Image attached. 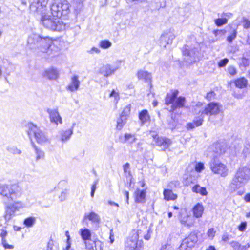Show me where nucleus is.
<instances>
[{"label": "nucleus", "instance_id": "obj_61", "mask_svg": "<svg viewBox=\"0 0 250 250\" xmlns=\"http://www.w3.org/2000/svg\"><path fill=\"white\" fill-rule=\"evenodd\" d=\"M129 166H130V165H129V164L128 163H125L123 166V169H124V172L125 173H129L130 172V171L129 170Z\"/></svg>", "mask_w": 250, "mask_h": 250}, {"label": "nucleus", "instance_id": "obj_20", "mask_svg": "<svg viewBox=\"0 0 250 250\" xmlns=\"http://www.w3.org/2000/svg\"><path fill=\"white\" fill-rule=\"evenodd\" d=\"M156 143L157 146L161 147L162 150H164L170 146L171 141L167 138L158 137L156 139Z\"/></svg>", "mask_w": 250, "mask_h": 250}, {"label": "nucleus", "instance_id": "obj_32", "mask_svg": "<svg viewBox=\"0 0 250 250\" xmlns=\"http://www.w3.org/2000/svg\"><path fill=\"white\" fill-rule=\"evenodd\" d=\"M73 130H72V129L61 130L60 132L61 141L63 142L69 140L73 134Z\"/></svg>", "mask_w": 250, "mask_h": 250}, {"label": "nucleus", "instance_id": "obj_46", "mask_svg": "<svg viewBox=\"0 0 250 250\" xmlns=\"http://www.w3.org/2000/svg\"><path fill=\"white\" fill-rule=\"evenodd\" d=\"M205 168L204 165L203 163H196L195 166V169L197 172H201Z\"/></svg>", "mask_w": 250, "mask_h": 250}, {"label": "nucleus", "instance_id": "obj_5", "mask_svg": "<svg viewBox=\"0 0 250 250\" xmlns=\"http://www.w3.org/2000/svg\"><path fill=\"white\" fill-rule=\"evenodd\" d=\"M202 104L198 102L194 108V112L201 113V115H216L218 114L222 107L218 103L211 102L208 104L206 107L201 108Z\"/></svg>", "mask_w": 250, "mask_h": 250}, {"label": "nucleus", "instance_id": "obj_50", "mask_svg": "<svg viewBox=\"0 0 250 250\" xmlns=\"http://www.w3.org/2000/svg\"><path fill=\"white\" fill-rule=\"evenodd\" d=\"M242 22L243 27L245 29L250 28V21L245 17H243Z\"/></svg>", "mask_w": 250, "mask_h": 250}, {"label": "nucleus", "instance_id": "obj_62", "mask_svg": "<svg viewBox=\"0 0 250 250\" xmlns=\"http://www.w3.org/2000/svg\"><path fill=\"white\" fill-rule=\"evenodd\" d=\"M69 237H68V239L66 242V246L65 248H63V250H74L73 249L71 248V244L69 241Z\"/></svg>", "mask_w": 250, "mask_h": 250}, {"label": "nucleus", "instance_id": "obj_53", "mask_svg": "<svg viewBox=\"0 0 250 250\" xmlns=\"http://www.w3.org/2000/svg\"><path fill=\"white\" fill-rule=\"evenodd\" d=\"M98 180L95 181L93 182V183L91 186V193H90V195H91V197H93V196L94 195L95 190L97 188V185L98 184Z\"/></svg>", "mask_w": 250, "mask_h": 250}, {"label": "nucleus", "instance_id": "obj_27", "mask_svg": "<svg viewBox=\"0 0 250 250\" xmlns=\"http://www.w3.org/2000/svg\"><path fill=\"white\" fill-rule=\"evenodd\" d=\"M58 75V70L53 68L46 70L43 73V76L50 80L56 79Z\"/></svg>", "mask_w": 250, "mask_h": 250}, {"label": "nucleus", "instance_id": "obj_42", "mask_svg": "<svg viewBox=\"0 0 250 250\" xmlns=\"http://www.w3.org/2000/svg\"><path fill=\"white\" fill-rule=\"evenodd\" d=\"M7 150L10 153L13 154H20L21 153V151L18 149L14 146H8L6 148Z\"/></svg>", "mask_w": 250, "mask_h": 250}, {"label": "nucleus", "instance_id": "obj_16", "mask_svg": "<svg viewBox=\"0 0 250 250\" xmlns=\"http://www.w3.org/2000/svg\"><path fill=\"white\" fill-rule=\"evenodd\" d=\"M12 70V64L7 60H2V64H0V78L2 74L9 75Z\"/></svg>", "mask_w": 250, "mask_h": 250}, {"label": "nucleus", "instance_id": "obj_56", "mask_svg": "<svg viewBox=\"0 0 250 250\" xmlns=\"http://www.w3.org/2000/svg\"><path fill=\"white\" fill-rule=\"evenodd\" d=\"M230 245L234 250H239L240 245L239 242L233 241L230 243Z\"/></svg>", "mask_w": 250, "mask_h": 250}, {"label": "nucleus", "instance_id": "obj_6", "mask_svg": "<svg viewBox=\"0 0 250 250\" xmlns=\"http://www.w3.org/2000/svg\"><path fill=\"white\" fill-rule=\"evenodd\" d=\"M27 131L29 138L34 135L37 142L41 144H43L50 142V140L45 133L39 129L37 126L32 124H28Z\"/></svg>", "mask_w": 250, "mask_h": 250}, {"label": "nucleus", "instance_id": "obj_64", "mask_svg": "<svg viewBox=\"0 0 250 250\" xmlns=\"http://www.w3.org/2000/svg\"><path fill=\"white\" fill-rule=\"evenodd\" d=\"M250 247V245L249 243L244 246L240 245L239 250H247Z\"/></svg>", "mask_w": 250, "mask_h": 250}, {"label": "nucleus", "instance_id": "obj_12", "mask_svg": "<svg viewBox=\"0 0 250 250\" xmlns=\"http://www.w3.org/2000/svg\"><path fill=\"white\" fill-rule=\"evenodd\" d=\"M46 112L49 115L50 122L51 123L54 124L56 125H58L59 124H62V118L59 113L58 109L57 108L53 109L47 108L46 109Z\"/></svg>", "mask_w": 250, "mask_h": 250}, {"label": "nucleus", "instance_id": "obj_1", "mask_svg": "<svg viewBox=\"0 0 250 250\" xmlns=\"http://www.w3.org/2000/svg\"><path fill=\"white\" fill-rule=\"evenodd\" d=\"M26 46L30 50L45 53L50 58L58 56L60 51V48L54 44L50 38L43 37L35 33L28 36Z\"/></svg>", "mask_w": 250, "mask_h": 250}, {"label": "nucleus", "instance_id": "obj_25", "mask_svg": "<svg viewBox=\"0 0 250 250\" xmlns=\"http://www.w3.org/2000/svg\"><path fill=\"white\" fill-rule=\"evenodd\" d=\"M204 115H200L199 116L195 118L192 123H188L187 125L188 129H193L195 127L200 126L204 120Z\"/></svg>", "mask_w": 250, "mask_h": 250}, {"label": "nucleus", "instance_id": "obj_19", "mask_svg": "<svg viewBox=\"0 0 250 250\" xmlns=\"http://www.w3.org/2000/svg\"><path fill=\"white\" fill-rule=\"evenodd\" d=\"M80 85V81L79 80V77L77 75H74L71 78V81L66 87L67 90L70 92L77 91Z\"/></svg>", "mask_w": 250, "mask_h": 250}, {"label": "nucleus", "instance_id": "obj_23", "mask_svg": "<svg viewBox=\"0 0 250 250\" xmlns=\"http://www.w3.org/2000/svg\"><path fill=\"white\" fill-rule=\"evenodd\" d=\"M100 73L104 76L108 77L115 73V70L113 69L112 66L107 64L100 68Z\"/></svg>", "mask_w": 250, "mask_h": 250}, {"label": "nucleus", "instance_id": "obj_43", "mask_svg": "<svg viewBox=\"0 0 250 250\" xmlns=\"http://www.w3.org/2000/svg\"><path fill=\"white\" fill-rule=\"evenodd\" d=\"M110 97L114 98L113 102L117 104L120 100V96L118 92H117L115 90H113L109 95Z\"/></svg>", "mask_w": 250, "mask_h": 250}, {"label": "nucleus", "instance_id": "obj_48", "mask_svg": "<svg viewBox=\"0 0 250 250\" xmlns=\"http://www.w3.org/2000/svg\"><path fill=\"white\" fill-rule=\"evenodd\" d=\"M95 242V241H91V240L90 241H85L84 244L85 245V248L88 250H93Z\"/></svg>", "mask_w": 250, "mask_h": 250}, {"label": "nucleus", "instance_id": "obj_38", "mask_svg": "<svg viewBox=\"0 0 250 250\" xmlns=\"http://www.w3.org/2000/svg\"><path fill=\"white\" fill-rule=\"evenodd\" d=\"M127 118L122 116H120L117 120L116 128L121 130L126 123Z\"/></svg>", "mask_w": 250, "mask_h": 250}, {"label": "nucleus", "instance_id": "obj_59", "mask_svg": "<svg viewBox=\"0 0 250 250\" xmlns=\"http://www.w3.org/2000/svg\"><path fill=\"white\" fill-rule=\"evenodd\" d=\"M213 33L215 37H216V40H218L219 39V38L218 37L219 35L222 36L224 34V31L222 30H214Z\"/></svg>", "mask_w": 250, "mask_h": 250}, {"label": "nucleus", "instance_id": "obj_36", "mask_svg": "<svg viewBox=\"0 0 250 250\" xmlns=\"http://www.w3.org/2000/svg\"><path fill=\"white\" fill-rule=\"evenodd\" d=\"M33 147L36 154V161H38L40 159H43L44 157V152L38 148L34 144H33Z\"/></svg>", "mask_w": 250, "mask_h": 250}, {"label": "nucleus", "instance_id": "obj_13", "mask_svg": "<svg viewBox=\"0 0 250 250\" xmlns=\"http://www.w3.org/2000/svg\"><path fill=\"white\" fill-rule=\"evenodd\" d=\"M48 0H37L30 5L31 11L37 13H41L45 9Z\"/></svg>", "mask_w": 250, "mask_h": 250}, {"label": "nucleus", "instance_id": "obj_60", "mask_svg": "<svg viewBox=\"0 0 250 250\" xmlns=\"http://www.w3.org/2000/svg\"><path fill=\"white\" fill-rule=\"evenodd\" d=\"M247 227V222H242L238 226V229L241 231H244Z\"/></svg>", "mask_w": 250, "mask_h": 250}, {"label": "nucleus", "instance_id": "obj_4", "mask_svg": "<svg viewBox=\"0 0 250 250\" xmlns=\"http://www.w3.org/2000/svg\"><path fill=\"white\" fill-rule=\"evenodd\" d=\"M41 22L45 27L54 31H61L65 28V25L60 20V18L54 17L52 15L42 16Z\"/></svg>", "mask_w": 250, "mask_h": 250}, {"label": "nucleus", "instance_id": "obj_41", "mask_svg": "<svg viewBox=\"0 0 250 250\" xmlns=\"http://www.w3.org/2000/svg\"><path fill=\"white\" fill-rule=\"evenodd\" d=\"M130 110L131 104H128L125 107L120 115L127 118L130 114Z\"/></svg>", "mask_w": 250, "mask_h": 250}, {"label": "nucleus", "instance_id": "obj_51", "mask_svg": "<svg viewBox=\"0 0 250 250\" xmlns=\"http://www.w3.org/2000/svg\"><path fill=\"white\" fill-rule=\"evenodd\" d=\"M123 62L124 61L122 60H118L114 62L113 68L115 70V72L121 67V63Z\"/></svg>", "mask_w": 250, "mask_h": 250}, {"label": "nucleus", "instance_id": "obj_58", "mask_svg": "<svg viewBox=\"0 0 250 250\" xmlns=\"http://www.w3.org/2000/svg\"><path fill=\"white\" fill-rule=\"evenodd\" d=\"M215 233L216 231L214 229L210 228L208 229L207 234L209 237L213 238L215 236Z\"/></svg>", "mask_w": 250, "mask_h": 250}, {"label": "nucleus", "instance_id": "obj_18", "mask_svg": "<svg viewBox=\"0 0 250 250\" xmlns=\"http://www.w3.org/2000/svg\"><path fill=\"white\" fill-rule=\"evenodd\" d=\"M197 49H194V50L189 51L185 48V50H183V55L187 58L184 59V61L188 63H192L196 61V56Z\"/></svg>", "mask_w": 250, "mask_h": 250}, {"label": "nucleus", "instance_id": "obj_57", "mask_svg": "<svg viewBox=\"0 0 250 250\" xmlns=\"http://www.w3.org/2000/svg\"><path fill=\"white\" fill-rule=\"evenodd\" d=\"M87 53L93 54L94 53L96 54H99L101 52V50L97 47H93L90 50H87Z\"/></svg>", "mask_w": 250, "mask_h": 250}, {"label": "nucleus", "instance_id": "obj_45", "mask_svg": "<svg viewBox=\"0 0 250 250\" xmlns=\"http://www.w3.org/2000/svg\"><path fill=\"white\" fill-rule=\"evenodd\" d=\"M46 250H58L57 245L54 244V242L52 240H50L47 244Z\"/></svg>", "mask_w": 250, "mask_h": 250}, {"label": "nucleus", "instance_id": "obj_9", "mask_svg": "<svg viewBox=\"0 0 250 250\" xmlns=\"http://www.w3.org/2000/svg\"><path fill=\"white\" fill-rule=\"evenodd\" d=\"M140 230L134 233L131 237L127 239L125 242V250H142L144 244L142 240L139 241Z\"/></svg>", "mask_w": 250, "mask_h": 250}, {"label": "nucleus", "instance_id": "obj_11", "mask_svg": "<svg viewBox=\"0 0 250 250\" xmlns=\"http://www.w3.org/2000/svg\"><path fill=\"white\" fill-rule=\"evenodd\" d=\"M198 241V238L194 233H191L188 237L185 238L178 250H190V249L195 245Z\"/></svg>", "mask_w": 250, "mask_h": 250}, {"label": "nucleus", "instance_id": "obj_40", "mask_svg": "<svg viewBox=\"0 0 250 250\" xmlns=\"http://www.w3.org/2000/svg\"><path fill=\"white\" fill-rule=\"evenodd\" d=\"M99 45L101 48L106 49L109 48L111 46L112 43L108 40H104L100 42Z\"/></svg>", "mask_w": 250, "mask_h": 250}, {"label": "nucleus", "instance_id": "obj_39", "mask_svg": "<svg viewBox=\"0 0 250 250\" xmlns=\"http://www.w3.org/2000/svg\"><path fill=\"white\" fill-rule=\"evenodd\" d=\"M35 217H29L24 219L23 224L27 227H31L35 224Z\"/></svg>", "mask_w": 250, "mask_h": 250}, {"label": "nucleus", "instance_id": "obj_3", "mask_svg": "<svg viewBox=\"0 0 250 250\" xmlns=\"http://www.w3.org/2000/svg\"><path fill=\"white\" fill-rule=\"evenodd\" d=\"M50 9L54 17L65 18L70 12V4L67 0H53Z\"/></svg>", "mask_w": 250, "mask_h": 250}, {"label": "nucleus", "instance_id": "obj_21", "mask_svg": "<svg viewBox=\"0 0 250 250\" xmlns=\"http://www.w3.org/2000/svg\"><path fill=\"white\" fill-rule=\"evenodd\" d=\"M146 192L145 190L137 189L134 192L135 202L144 203L146 202Z\"/></svg>", "mask_w": 250, "mask_h": 250}, {"label": "nucleus", "instance_id": "obj_37", "mask_svg": "<svg viewBox=\"0 0 250 250\" xmlns=\"http://www.w3.org/2000/svg\"><path fill=\"white\" fill-rule=\"evenodd\" d=\"M235 84L238 88H243L247 86L248 81L244 77L240 78L235 80Z\"/></svg>", "mask_w": 250, "mask_h": 250}, {"label": "nucleus", "instance_id": "obj_14", "mask_svg": "<svg viewBox=\"0 0 250 250\" xmlns=\"http://www.w3.org/2000/svg\"><path fill=\"white\" fill-rule=\"evenodd\" d=\"M87 220L91 221L93 224L98 225L100 222L101 218L98 214L95 212L91 211L85 213L83 217V222H86Z\"/></svg>", "mask_w": 250, "mask_h": 250}, {"label": "nucleus", "instance_id": "obj_24", "mask_svg": "<svg viewBox=\"0 0 250 250\" xmlns=\"http://www.w3.org/2000/svg\"><path fill=\"white\" fill-rule=\"evenodd\" d=\"M204 210V208L202 204L200 203H197L192 208L194 217L197 218H201L202 216Z\"/></svg>", "mask_w": 250, "mask_h": 250}, {"label": "nucleus", "instance_id": "obj_2", "mask_svg": "<svg viewBox=\"0 0 250 250\" xmlns=\"http://www.w3.org/2000/svg\"><path fill=\"white\" fill-rule=\"evenodd\" d=\"M250 180V167L247 166H242L237 169L229 186L233 190H235L245 186Z\"/></svg>", "mask_w": 250, "mask_h": 250}, {"label": "nucleus", "instance_id": "obj_8", "mask_svg": "<svg viewBox=\"0 0 250 250\" xmlns=\"http://www.w3.org/2000/svg\"><path fill=\"white\" fill-rule=\"evenodd\" d=\"M179 91L174 90L171 93L167 94L166 98V104L167 105L172 104L171 108L173 110L176 108H181L184 106L185 98L183 97H179L176 100Z\"/></svg>", "mask_w": 250, "mask_h": 250}, {"label": "nucleus", "instance_id": "obj_55", "mask_svg": "<svg viewBox=\"0 0 250 250\" xmlns=\"http://www.w3.org/2000/svg\"><path fill=\"white\" fill-rule=\"evenodd\" d=\"M68 191L67 190H64V191H62L61 193V195L59 197L60 200L61 201H64L66 199Z\"/></svg>", "mask_w": 250, "mask_h": 250}, {"label": "nucleus", "instance_id": "obj_54", "mask_svg": "<svg viewBox=\"0 0 250 250\" xmlns=\"http://www.w3.org/2000/svg\"><path fill=\"white\" fill-rule=\"evenodd\" d=\"M229 62V60L227 58H224L221 60L218 63L219 67H223L225 66Z\"/></svg>", "mask_w": 250, "mask_h": 250}, {"label": "nucleus", "instance_id": "obj_7", "mask_svg": "<svg viewBox=\"0 0 250 250\" xmlns=\"http://www.w3.org/2000/svg\"><path fill=\"white\" fill-rule=\"evenodd\" d=\"M0 194L6 198L8 202L15 201L19 195L16 186L6 184L0 185Z\"/></svg>", "mask_w": 250, "mask_h": 250}, {"label": "nucleus", "instance_id": "obj_17", "mask_svg": "<svg viewBox=\"0 0 250 250\" xmlns=\"http://www.w3.org/2000/svg\"><path fill=\"white\" fill-rule=\"evenodd\" d=\"M227 148V146L224 141L217 142L211 146L212 149L215 153L221 154L224 153Z\"/></svg>", "mask_w": 250, "mask_h": 250}, {"label": "nucleus", "instance_id": "obj_47", "mask_svg": "<svg viewBox=\"0 0 250 250\" xmlns=\"http://www.w3.org/2000/svg\"><path fill=\"white\" fill-rule=\"evenodd\" d=\"M227 71L231 76L236 75L237 72L236 68L232 65H230L228 67Z\"/></svg>", "mask_w": 250, "mask_h": 250}, {"label": "nucleus", "instance_id": "obj_49", "mask_svg": "<svg viewBox=\"0 0 250 250\" xmlns=\"http://www.w3.org/2000/svg\"><path fill=\"white\" fill-rule=\"evenodd\" d=\"M250 61V57L246 58V56H243L241 59V64L247 67L249 65Z\"/></svg>", "mask_w": 250, "mask_h": 250}, {"label": "nucleus", "instance_id": "obj_28", "mask_svg": "<svg viewBox=\"0 0 250 250\" xmlns=\"http://www.w3.org/2000/svg\"><path fill=\"white\" fill-rule=\"evenodd\" d=\"M138 117L141 125H144L150 119L148 112L146 109H144L140 111L139 113Z\"/></svg>", "mask_w": 250, "mask_h": 250}, {"label": "nucleus", "instance_id": "obj_22", "mask_svg": "<svg viewBox=\"0 0 250 250\" xmlns=\"http://www.w3.org/2000/svg\"><path fill=\"white\" fill-rule=\"evenodd\" d=\"M179 220L182 224L188 227L192 226L194 223L193 217L187 214H185L184 216L181 215L179 217Z\"/></svg>", "mask_w": 250, "mask_h": 250}, {"label": "nucleus", "instance_id": "obj_63", "mask_svg": "<svg viewBox=\"0 0 250 250\" xmlns=\"http://www.w3.org/2000/svg\"><path fill=\"white\" fill-rule=\"evenodd\" d=\"M215 95V94L214 92H209V93H207L206 98L209 101L211 100L212 99V97H214Z\"/></svg>", "mask_w": 250, "mask_h": 250}, {"label": "nucleus", "instance_id": "obj_33", "mask_svg": "<svg viewBox=\"0 0 250 250\" xmlns=\"http://www.w3.org/2000/svg\"><path fill=\"white\" fill-rule=\"evenodd\" d=\"M163 194L164 199L167 201L174 200L177 198V195L170 189H164Z\"/></svg>", "mask_w": 250, "mask_h": 250}, {"label": "nucleus", "instance_id": "obj_15", "mask_svg": "<svg viewBox=\"0 0 250 250\" xmlns=\"http://www.w3.org/2000/svg\"><path fill=\"white\" fill-rule=\"evenodd\" d=\"M175 36L172 31H167L164 32L160 37V42L161 45L166 47L167 44H171Z\"/></svg>", "mask_w": 250, "mask_h": 250}, {"label": "nucleus", "instance_id": "obj_26", "mask_svg": "<svg viewBox=\"0 0 250 250\" xmlns=\"http://www.w3.org/2000/svg\"><path fill=\"white\" fill-rule=\"evenodd\" d=\"M79 233L84 242L91 240L92 234L91 231L87 228H81Z\"/></svg>", "mask_w": 250, "mask_h": 250}, {"label": "nucleus", "instance_id": "obj_52", "mask_svg": "<svg viewBox=\"0 0 250 250\" xmlns=\"http://www.w3.org/2000/svg\"><path fill=\"white\" fill-rule=\"evenodd\" d=\"M236 30H233L232 33L230 35L228 36L227 39V41L231 43L233 41V40L236 38Z\"/></svg>", "mask_w": 250, "mask_h": 250}, {"label": "nucleus", "instance_id": "obj_10", "mask_svg": "<svg viewBox=\"0 0 250 250\" xmlns=\"http://www.w3.org/2000/svg\"><path fill=\"white\" fill-rule=\"evenodd\" d=\"M209 167L212 172L222 177H225L228 175L229 170L226 165L215 159L209 163Z\"/></svg>", "mask_w": 250, "mask_h": 250}, {"label": "nucleus", "instance_id": "obj_31", "mask_svg": "<svg viewBox=\"0 0 250 250\" xmlns=\"http://www.w3.org/2000/svg\"><path fill=\"white\" fill-rule=\"evenodd\" d=\"M136 139L137 138L135 134L126 133L124 135L122 142L131 145L136 141Z\"/></svg>", "mask_w": 250, "mask_h": 250}, {"label": "nucleus", "instance_id": "obj_30", "mask_svg": "<svg viewBox=\"0 0 250 250\" xmlns=\"http://www.w3.org/2000/svg\"><path fill=\"white\" fill-rule=\"evenodd\" d=\"M9 201L8 204H10L16 211H18L21 209H22L26 207V204L21 201Z\"/></svg>", "mask_w": 250, "mask_h": 250}, {"label": "nucleus", "instance_id": "obj_29", "mask_svg": "<svg viewBox=\"0 0 250 250\" xmlns=\"http://www.w3.org/2000/svg\"><path fill=\"white\" fill-rule=\"evenodd\" d=\"M16 210L10 205L8 204L6 206L4 218L6 221L10 220L15 215Z\"/></svg>", "mask_w": 250, "mask_h": 250}, {"label": "nucleus", "instance_id": "obj_34", "mask_svg": "<svg viewBox=\"0 0 250 250\" xmlns=\"http://www.w3.org/2000/svg\"><path fill=\"white\" fill-rule=\"evenodd\" d=\"M192 191L199 193L202 196H206L208 194V192L206 190V188L204 187H202L199 185H196L192 187Z\"/></svg>", "mask_w": 250, "mask_h": 250}, {"label": "nucleus", "instance_id": "obj_35", "mask_svg": "<svg viewBox=\"0 0 250 250\" xmlns=\"http://www.w3.org/2000/svg\"><path fill=\"white\" fill-rule=\"evenodd\" d=\"M138 77L139 79H143L146 81L151 80V75L146 71L140 70L137 73Z\"/></svg>", "mask_w": 250, "mask_h": 250}, {"label": "nucleus", "instance_id": "obj_44", "mask_svg": "<svg viewBox=\"0 0 250 250\" xmlns=\"http://www.w3.org/2000/svg\"><path fill=\"white\" fill-rule=\"evenodd\" d=\"M227 19L224 18H218L215 20V23L218 26H221L227 23Z\"/></svg>", "mask_w": 250, "mask_h": 250}]
</instances>
